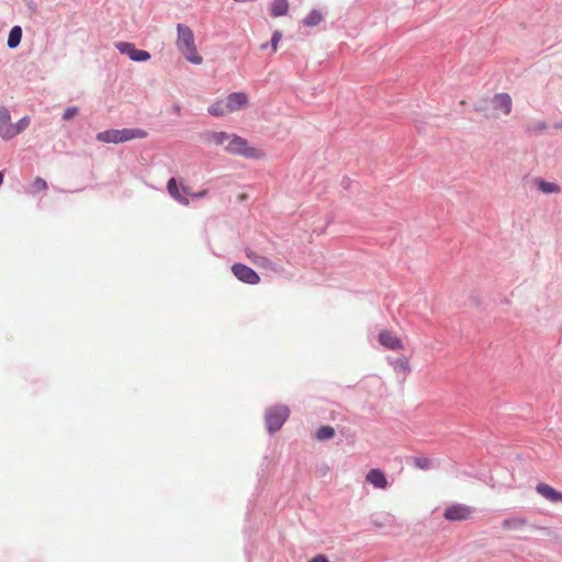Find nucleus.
<instances>
[{
    "instance_id": "obj_23",
    "label": "nucleus",
    "mask_w": 562,
    "mask_h": 562,
    "mask_svg": "<svg viewBox=\"0 0 562 562\" xmlns=\"http://www.w3.org/2000/svg\"><path fill=\"white\" fill-rule=\"evenodd\" d=\"M323 20V15L318 10H312L304 19V24L307 26L318 25Z\"/></svg>"
},
{
    "instance_id": "obj_20",
    "label": "nucleus",
    "mask_w": 562,
    "mask_h": 562,
    "mask_svg": "<svg viewBox=\"0 0 562 562\" xmlns=\"http://www.w3.org/2000/svg\"><path fill=\"white\" fill-rule=\"evenodd\" d=\"M537 492L551 502H557V497L559 496V492L555 491L552 486L546 483H539L536 487Z\"/></svg>"
},
{
    "instance_id": "obj_8",
    "label": "nucleus",
    "mask_w": 562,
    "mask_h": 562,
    "mask_svg": "<svg viewBox=\"0 0 562 562\" xmlns=\"http://www.w3.org/2000/svg\"><path fill=\"white\" fill-rule=\"evenodd\" d=\"M379 342L386 349L398 351L404 349L403 341L390 330H381L378 335Z\"/></svg>"
},
{
    "instance_id": "obj_34",
    "label": "nucleus",
    "mask_w": 562,
    "mask_h": 562,
    "mask_svg": "<svg viewBox=\"0 0 562 562\" xmlns=\"http://www.w3.org/2000/svg\"><path fill=\"white\" fill-rule=\"evenodd\" d=\"M417 465H419V467H422V468H424V467H425V465H424V462H417Z\"/></svg>"
},
{
    "instance_id": "obj_9",
    "label": "nucleus",
    "mask_w": 562,
    "mask_h": 562,
    "mask_svg": "<svg viewBox=\"0 0 562 562\" xmlns=\"http://www.w3.org/2000/svg\"><path fill=\"white\" fill-rule=\"evenodd\" d=\"M228 110L231 113L240 111L248 106L249 98L245 92H233L226 98Z\"/></svg>"
},
{
    "instance_id": "obj_15",
    "label": "nucleus",
    "mask_w": 562,
    "mask_h": 562,
    "mask_svg": "<svg viewBox=\"0 0 562 562\" xmlns=\"http://www.w3.org/2000/svg\"><path fill=\"white\" fill-rule=\"evenodd\" d=\"M167 190H168V193L175 199L177 200L178 202H180L181 204L183 205H188L189 204V200L187 196L182 195L180 193V190L178 188V183L176 181L175 178H171L168 180V183H167Z\"/></svg>"
},
{
    "instance_id": "obj_25",
    "label": "nucleus",
    "mask_w": 562,
    "mask_h": 562,
    "mask_svg": "<svg viewBox=\"0 0 562 562\" xmlns=\"http://www.w3.org/2000/svg\"><path fill=\"white\" fill-rule=\"evenodd\" d=\"M32 188L34 191H45L47 189V182L43 178L36 177L32 183Z\"/></svg>"
},
{
    "instance_id": "obj_2",
    "label": "nucleus",
    "mask_w": 562,
    "mask_h": 562,
    "mask_svg": "<svg viewBox=\"0 0 562 562\" xmlns=\"http://www.w3.org/2000/svg\"><path fill=\"white\" fill-rule=\"evenodd\" d=\"M30 125V117L24 116L16 123H11V115L7 108H0V136L5 139H12L21 134Z\"/></svg>"
},
{
    "instance_id": "obj_4",
    "label": "nucleus",
    "mask_w": 562,
    "mask_h": 562,
    "mask_svg": "<svg viewBox=\"0 0 562 562\" xmlns=\"http://www.w3.org/2000/svg\"><path fill=\"white\" fill-rule=\"evenodd\" d=\"M290 411L288 406L278 405L268 409L266 414V423L268 430L274 432L279 430L289 418Z\"/></svg>"
},
{
    "instance_id": "obj_33",
    "label": "nucleus",
    "mask_w": 562,
    "mask_h": 562,
    "mask_svg": "<svg viewBox=\"0 0 562 562\" xmlns=\"http://www.w3.org/2000/svg\"><path fill=\"white\" fill-rule=\"evenodd\" d=\"M182 190H183V192H184L186 194H188V193H189V191H188V188H187V187H183V188H182Z\"/></svg>"
},
{
    "instance_id": "obj_11",
    "label": "nucleus",
    "mask_w": 562,
    "mask_h": 562,
    "mask_svg": "<svg viewBox=\"0 0 562 562\" xmlns=\"http://www.w3.org/2000/svg\"><path fill=\"white\" fill-rule=\"evenodd\" d=\"M246 257L258 268L267 269L273 272L278 271L277 265L271 259L261 256L254 250H246Z\"/></svg>"
},
{
    "instance_id": "obj_6",
    "label": "nucleus",
    "mask_w": 562,
    "mask_h": 562,
    "mask_svg": "<svg viewBox=\"0 0 562 562\" xmlns=\"http://www.w3.org/2000/svg\"><path fill=\"white\" fill-rule=\"evenodd\" d=\"M473 514V509L470 506L463 504H453L446 508L445 518L451 521H460L469 519Z\"/></svg>"
},
{
    "instance_id": "obj_29",
    "label": "nucleus",
    "mask_w": 562,
    "mask_h": 562,
    "mask_svg": "<svg viewBox=\"0 0 562 562\" xmlns=\"http://www.w3.org/2000/svg\"><path fill=\"white\" fill-rule=\"evenodd\" d=\"M206 193H207V191H206V190H203V191H201V192H198V193L192 194V196H193V198H203V196H205V195H206Z\"/></svg>"
},
{
    "instance_id": "obj_26",
    "label": "nucleus",
    "mask_w": 562,
    "mask_h": 562,
    "mask_svg": "<svg viewBox=\"0 0 562 562\" xmlns=\"http://www.w3.org/2000/svg\"><path fill=\"white\" fill-rule=\"evenodd\" d=\"M282 38V33L281 31L279 30H276L272 34V37H271V48H272V52H277L278 50V45H279V42L281 41Z\"/></svg>"
},
{
    "instance_id": "obj_28",
    "label": "nucleus",
    "mask_w": 562,
    "mask_h": 562,
    "mask_svg": "<svg viewBox=\"0 0 562 562\" xmlns=\"http://www.w3.org/2000/svg\"><path fill=\"white\" fill-rule=\"evenodd\" d=\"M310 562H329V561L324 555H317V557L313 558Z\"/></svg>"
},
{
    "instance_id": "obj_7",
    "label": "nucleus",
    "mask_w": 562,
    "mask_h": 562,
    "mask_svg": "<svg viewBox=\"0 0 562 562\" xmlns=\"http://www.w3.org/2000/svg\"><path fill=\"white\" fill-rule=\"evenodd\" d=\"M115 47L122 53L128 55L134 61H146L150 58V54L146 50L137 49L132 43L117 42Z\"/></svg>"
},
{
    "instance_id": "obj_3",
    "label": "nucleus",
    "mask_w": 562,
    "mask_h": 562,
    "mask_svg": "<svg viewBox=\"0 0 562 562\" xmlns=\"http://www.w3.org/2000/svg\"><path fill=\"white\" fill-rule=\"evenodd\" d=\"M225 150L246 158L259 159L263 156L259 149L251 147L245 138L236 134H233L231 142L225 145Z\"/></svg>"
},
{
    "instance_id": "obj_32",
    "label": "nucleus",
    "mask_w": 562,
    "mask_h": 562,
    "mask_svg": "<svg viewBox=\"0 0 562 562\" xmlns=\"http://www.w3.org/2000/svg\"><path fill=\"white\" fill-rule=\"evenodd\" d=\"M557 502H562V493L559 492V496L557 497Z\"/></svg>"
},
{
    "instance_id": "obj_22",
    "label": "nucleus",
    "mask_w": 562,
    "mask_h": 562,
    "mask_svg": "<svg viewBox=\"0 0 562 562\" xmlns=\"http://www.w3.org/2000/svg\"><path fill=\"white\" fill-rule=\"evenodd\" d=\"M335 429L331 426H322L317 429L315 438L319 441L328 440L334 438Z\"/></svg>"
},
{
    "instance_id": "obj_5",
    "label": "nucleus",
    "mask_w": 562,
    "mask_h": 562,
    "mask_svg": "<svg viewBox=\"0 0 562 562\" xmlns=\"http://www.w3.org/2000/svg\"><path fill=\"white\" fill-rule=\"evenodd\" d=\"M233 274L241 282L247 284H258L260 282L259 274L251 268L243 263H235L232 267Z\"/></svg>"
},
{
    "instance_id": "obj_24",
    "label": "nucleus",
    "mask_w": 562,
    "mask_h": 562,
    "mask_svg": "<svg viewBox=\"0 0 562 562\" xmlns=\"http://www.w3.org/2000/svg\"><path fill=\"white\" fill-rule=\"evenodd\" d=\"M538 188L541 192L543 193H557L560 191V188L558 184L553 183V182H548V181H544V180H539L538 181Z\"/></svg>"
},
{
    "instance_id": "obj_10",
    "label": "nucleus",
    "mask_w": 562,
    "mask_h": 562,
    "mask_svg": "<svg viewBox=\"0 0 562 562\" xmlns=\"http://www.w3.org/2000/svg\"><path fill=\"white\" fill-rule=\"evenodd\" d=\"M493 109L504 115L512 112V98L508 93H497L492 99Z\"/></svg>"
},
{
    "instance_id": "obj_18",
    "label": "nucleus",
    "mask_w": 562,
    "mask_h": 562,
    "mask_svg": "<svg viewBox=\"0 0 562 562\" xmlns=\"http://www.w3.org/2000/svg\"><path fill=\"white\" fill-rule=\"evenodd\" d=\"M97 139L102 143H120L119 130H108L97 134Z\"/></svg>"
},
{
    "instance_id": "obj_30",
    "label": "nucleus",
    "mask_w": 562,
    "mask_h": 562,
    "mask_svg": "<svg viewBox=\"0 0 562 562\" xmlns=\"http://www.w3.org/2000/svg\"><path fill=\"white\" fill-rule=\"evenodd\" d=\"M401 367H402L404 370H408V362H407V361H402V362H401Z\"/></svg>"
},
{
    "instance_id": "obj_19",
    "label": "nucleus",
    "mask_w": 562,
    "mask_h": 562,
    "mask_svg": "<svg viewBox=\"0 0 562 562\" xmlns=\"http://www.w3.org/2000/svg\"><path fill=\"white\" fill-rule=\"evenodd\" d=\"M233 134L226 132H212L209 134L207 139L215 145H222L225 147L231 142Z\"/></svg>"
},
{
    "instance_id": "obj_27",
    "label": "nucleus",
    "mask_w": 562,
    "mask_h": 562,
    "mask_svg": "<svg viewBox=\"0 0 562 562\" xmlns=\"http://www.w3.org/2000/svg\"><path fill=\"white\" fill-rule=\"evenodd\" d=\"M78 114V108L77 106H70L68 108L64 114H63V119L66 120V121H69L71 120L72 117H75L76 115Z\"/></svg>"
},
{
    "instance_id": "obj_31",
    "label": "nucleus",
    "mask_w": 562,
    "mask_h": 562,
    "mask_svg": "<svg viewBox=\"0 0 562 562\" xmlns=\"http://www.w3.org/2000/svg\"><path fill=\"white\" fill-rule=\"evenodd\" d=\"M3 178H4V173L3 171H0V186L2 184L3 182Z\"/></svg>"
},
{
    "instance_id": "obj_35",
    "label": "nucleus",
    "mask_w": 562,
    "mask_h": 562,
    "mask_svg": "<svg viewBox=\"0 0 562 562\" xmlns=\"http://www.w3.org/2000/svg\"><path fill=\"white\" fill-rule=\"evenodd\" d=\"M417 465H419V467H422V468H424V467H425V465H424V462H417Z\"/></svg>"
},
{
    "instance_id": "obj_14",
    "label": "nucleus",
    "mask_w": 562,
    "mask_h": 562,
    "mask_svg": "<svg viewBox=\"0 0 562 562\" xmlns=\"http://www.w3.org/2000/svg\"><path fill=\"white\" fill-rule=\"evenodd\" d=\"M207 112L212 116H225L227 114H231L226 99H220V100L214 101L207 108Z\"/></svg>"
},
{
    "instance_id": "obj_17",
    "label": "nucleus",
    "mask_w": 562,
    "mask_h": 562,
    "mask_svg": "<svg viewBox=\"0 0 562 562\" xmlns=\"http://www.w3.org/2000/svg\"><path fill=\"white\" fill-rule=\"evenodd\" d=\"M289 11L288 0H273L271 3V15L274 18L285 15Z\"/></svg>"
},
{
    "instance_id": "obj_16",
    "label": "nucleus",
    "mask_w": 562,
    "mask_h": 562,
    "mask_svg": "<svg viewBox=\"0 0 562 562\" xmlns=\"http://www.w3.org/2000/svg\"><path fill=\"white\" fill-rule=\"evenodd\" d=\"M528 524V520L524 517L515 516L509 517L503 520L502 526L505 530H518L525 527Z\"/></svg>"
},
{
    "instance_id": "obj_13",
    "label": "nucleus",
    "mask_w": 562,
    "mask_h": 562,
    "mask_svg": "<svg viewBox=\"0 0 562 562\" xmlns=\"http://www.w3.org/2000/svg\"><path fill=\"white\" fill-rule=\"evenodd\" d=\"M120 143L128 142L137 138H146L148 133L142 128H122L119 130Z\"/></svg>"
},
{
    "instance_id": "obj_12",
    "label": "nucleus",
    "mask_w": 562,
    "mask_h": 562,
    "mask_svg": "<svg viewBox=\"0 0 562 562\" xmlns=\"http://www.w3.org/2000/svg\"><path fill=\"white\" fill-rule=\"evenodd\" d=\"M366 480L376 488L384 490L387 486L385 474L380 469H372L367 473Z\"/></svg>"
},
{
    "instance_id": "obj_1",
    "label": "nucleus",
    "mask_w": 562,
    "mask_h": 562,
    "mask_svg": "<svg viewBox=\"0 0 562 562\" xmlns=\"http://www.w3.org/2000/svg\"><path fill=\"white\" fill-rule=\"evenodd\" d=\"M176 45L178 50L184 56V58L194 65H200L203 61L202 56L199 54L195 43L193 31L179 23L177 25V41Z\"/></svg>"
},
{
    "instance_id": "obj_21",
    "label": "nucleus",
    "mask_w": 562,
    "mask_h": 562,
    "mask_svg": "<svg viewBox=\"0 0 562 562\" xmlns=\"http://www.w3.org/2000/svg\"><path fill=\"white\" fill-rule=\"evenodd\" d=\"M22 38V29L20 26H13L8 36V47L15 48L19 46Z\"/></svg>"
}]
</instances>
